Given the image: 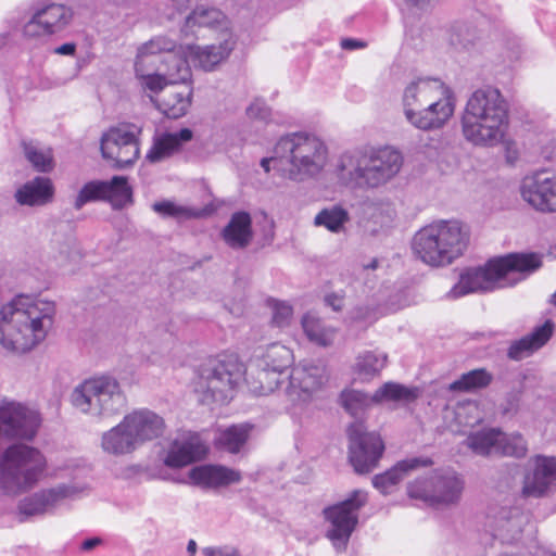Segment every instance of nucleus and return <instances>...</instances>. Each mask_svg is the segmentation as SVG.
Instances as JSON below:
<instances>
[{"mask_svg": "<svg viewBox=\"0 0 556 556\" xmlns=\"http://www.w3.org/2000/svg\"><path fill=\"white\" fill-rule=\"evenodd\" d=\"M522 480L521 495L540 498L556 490V456L535 455Z\"/></svg>", "mask_w": 556, "mask_h": 556, "instance_id": "aec40b11", "label": "nucleus"}, {"mask_svg": "<svg viewBox=\"0 0 556 556\" xmlns=\"http://www.w3.org/2000/svg\"><path fill=\"white\" fill-rule=\"evenodd\" d=\"M108 190L106 180H92L85 184L74 201V207L80 210L89 202L106 201Z\"/></svg>", "mask_w": 556, "mask_h": 556, "instance_id": "09e8293b", "label": "nucleus"}, {"mask_svg": "<svg viewBox=\"0 0 556 556\" xmlns=\"http://www.w3.org/2000/svg\"><path fill=\"white\" fill-rule=\"evenodd\" d=\"M192 139V131L189 128H181L176 132H164L153 138V143L148 151L146 159L151 163H157L170 157L178 152L182 143Z\"/></svg>", "mask_w": 556, "mask_h": 556, "instance_id": "c756f323", "label": "nucleus"}, {"mask_svg": "<svg viewBox=\"0 0 556 556\" xmlns=\"http://www.w3.org/2000/svg\"><path fill=\"white\" fill-rule=\"evenodd\" d=\"M529 523V515L519 507H502L493 516L492 535L504 543L511 544L517 541L525 527Z\"/></svg>", "mask_w": 556, "mask_h": 556, "instance_id": "b1692460", "label": "nucleus"}, {"mask_svg": "<svg viewBox=\"0 0 556 556\" xmlns=\"http://www.w3.org/2000/svg\"><path fill=\"white\" fill-rule=\"evenodd\" d=\"M469 232L456 219H440L420 228L413 237L414 255L431 267H444L459 258L467 249Z\"/></svg>", "mask_w": 556, "mask_h": 556, "instance_id": "423d86ee", "label": "nucleus"}, {"mask_svg": "<svg viewBox=\"0 0 556 556\" xmlns=\"http://www.w3.org/2000/svg\"><path fill=\"white\" fill-rule=\"evenodd\" d=\"M207 448L197 433L184 432L174 439L164 457L169 468H181L205 457Z\"/></svg>", "mask_w": 556, "mask_h": 556, "instance_id": "4be33fe9", "label": "nucleus"}, {"mask_svg": "<svg viewBox=\"0 0 556 556\" xmlns=\"http://www.w3.org/2000/svg\"><path fill=\"white\" fill-rule=\"evenodd\" d=\"M341 47L345 50H355L358 48H364L365 43L363 41L352 39V38H345L341 41Z\"/></svg>", "mask_w": 556, "mask_h": 556, "instance_id": "13d9d810", "label": "nucleus"}, {"mask_svg": "<svg viewBox=\"0 0 556 556\" xmlns=\"http://www.w3.org/2000/svg\"><path fill=\"white\" fill-rule=\"evenodd\" d=\"M142 55L149 60L142 64V68L147 72L165 67L175 70V73L170 74V79L174 81H188L191 77L187 58L181 54L180 48L177 50L176 42L168 37H154L138 49L136 72Z\"/></svg>", "mask_w": 556, "mask_h": 556, "instance_id": "f8f14e48", "label": "nucleus"}, {"mask_svg": "<svg viewBox=\"0 0 556 556\" xmlns=\"http://www.w3.org/2000/svg\"><path fill=\"white\" fill-rule=\"evenodd\" d=\"M247 117L257 124L267 125L274 122L271 109L262 99H255L245 110Z\"/></svg>", "mask_w": 556, "mask_h": 556, "instance_id": "603ef678", "label": "nucleus"}, {"mask_svg": "<svg viewBox=\"0 0 556 556\" xmlns=\"http://www.w3.org/2000/svg\"><path fill=\"white\" fill-rule=\"evenodd\" d=\"M327 381L321 363L302 362L292 368L286 394L292 404L306 402Z\"/></svg>", "mask_w": 556, "mask_h": 556, "instance_id": "6ab92c4d", "label": "nucleus"}, {"mask_svg": "<svg viewBox=\"0 0 556 556\" xmlns=\"http://www.w3.org/2000/svg\"><path fill=\"white\" fill-rule=\"evenodd\" d=\"M275 160L281 176L302 182L318 176L328 161V148L315 135L298 131L279 138L275 144Z\"/></svg>", "mask_w": 556, "mask_h": 556, "instance_id": "39448f33", "label": "nucleus"}, {"mask_svg": "<svg viewBox=\"0 0 556 556\" xmlns=\"http://www.w3.org/2000/svg\"><path fill=\"white\" fill-rule=\"evenodd\" d=\"M53 186L47 177H35L22 186L15 194L16 201L22 205H42L51 200Z\"/></svg>", "mask_w": 556, "mask_h": 556, "instance_id": "f704fd0d", "label": "nucleus"}, {"mask_svg": "<svg viewBox=\"0 0 556 556\" xmlns=\"http://www.w3.org/2000/svg\"><path fill=\"white\" fill-rule=\"evenodd\" d=\"M73 11L61 3H49L35 11L25 25L27 36L52 35L63 30L72 21Z\"/></svg>", "mask_w": 556, "mask_h": 556, "instance_id": "412c9836", "label": "nucleus"}, {"mask_svg": "<svg viewBox=\"0 0 556 556\" xmlns=\"http://www.w3.org/2000/svg\"><path fill=\"white\" fill-rule=\"evenodd\" d=\"M102 540L100 538H89L83 541L80 548L85 552H89L100 545Z\"/></svg>", "mask_w": 556, "mask_h": 556, "instance_id": "052dcab7", "label": "nucleus"}, {"mask_svg": "<svg viewBox=\"0 0 556 556\" xmlns=\"http://www.w3.org/2000/svg\"><path fill=\"white\" fill-rule=\"evenodd\" d=\"M189 478L195 485L219 488L240 482L242 476L239 470L223 465H201L189 471Z\"/></svg>", "mask_w": 556, "mask_h": 556, "instance_id": "a878e982", "label": "nucleus"}, {"mask_svg": "<svg viewBox=\"0 0 556 556\" xmlns=\"http://www.w3.org/2000/svg\"><path fill=\"white\" fill-rule=\"evenodd\" d=\"M139 447L163 434L165 424L154 412L141 408L127 414L123 418Z\"/></svg>", "mask_w": 556, "mask_h": 556, "instance_id": "393cba45", "label": "nucleus"}, {"mask_svg": "<svg viewBox=\"0 0 556 556\" xmlns=\"http://www.w3.org/2000/svg\"><path fill=\"white\" fill-rule=\"evenodd\" d=\"M349 460L357 473L372 471L381 458L384 444L377 432H369L363 422H353L348 429Z\"/></svg>", "mask_w": 556, "mask_h": 556, "instance_id": "4468645a", "label": "nucleus"}, {"mask_svg": "<svg viewBox=\"0 0 556 556\" xmlns=\"http://www.w3.org/2000/svg\"><path fill=\"white\" fill-rule=\"evenodd\" d=\"M418 391L415 388H408L397 382H386L371 395L374 404L383 402H403L409 403L417 399Z\"/></svg>", "mask_w": 556, "mask_h": 556, "instance_id": "58836bf2", "label": "nucleus"}, {"mask_svg": "<svg viewBox=\"0 0 556 556\" xmlns=\"http://www.w3.org/2000/svg\"><path fill=\"white\" fill-rule=\"evenodd\" d=\"M261 166L264 168L266 173H268L271 167L279 170V162L275 160V150L273 151V156L265 157L261 161Z\"/></svg>", "mask_w": 556, "mask_h": 556, "instance_id": "bf43d9fd", "label": "nucleus"}, {"mask_svg": "<svg viewBox=\"0 0 556 556\" xmlns=\"http://www.w3.org/2000/svg\"><path fill=\"white\" fill-rule=\"evenodd\" d=\"M551 302L556 306V291L553 293Z\"/></svg>", "mask_w": 556, "mask_h": 556, "instance_id": "338daca9", "label": "nucleus"}, {"mask_svg": "<svg viewBox=\"0 0 556 556\" xmlns=\"http://www.w3.org/2000/svg\"><path fill=\"white\" fill-rule=\"evenodd\" d=\"M109 190L106 191V201L115 210H122L132 203V188L123 176H114L106 180Z\"/></svg>", "mask_w": 556, "mask_h": 556, "instance_id": "37998d69", "label": "nucleus"}, {"mask_svg": "<svg viewBox=\"0 0 556 556\" xmlns=\"http://www.w3.org/2000/svg\"><path fill=\"white\" fill-rule=\"evenodd\" d=\"M432 465L428 457H413L397 462L391 469L372 478V485L382 494H389L393 488L412 470Z\"/></svg>", "mask_w": 556, "mask_h": 556, "instance_id": "cd10ccee", "label": "nucleus"}, {"mask_svg": "<svg viewBox=\"0 0 556 556\" xmlns=\"http://www.w3.org/2000/svg\"><path fill=\"white\" fill-rule=\"evenodd\" d=\"M439 0H407V2L421 10L427 9L438 2Z\"/></svg>", "mask_w": 556, "mask_h": 556, "instance_id": "e2e57ef3", "label": "nucleus"}, {"mask_svg": "<svg viewBox=\"0 0 556 556\" xmlns=\"http://www.w3.org/2000/svg\"><path fill=\"white\" fill-rule=\"evenodd\" d=\"M76 51V46L72 42L64 43L55 49V53L62 55H73Z\"/></svg>", "mask_w": 556, "mask_h": 556, "instance_id": "680f3d73", "label": "nucleus"}, {"mask_svg": "<svg viewBox=\"0 0 556 556\" xmlns=\"http://www.w3.org/2000/svg\"><path fill=\"white\" fill-rule=\"evenodd\" d=\"M344 296L340 293H329L325 296L326 305L330 306L333 311L339 312L343 307Z\"/></svg>", "mask_w": 556, "mask_h": 556, "instance_id": "4d7b16f0", "label": "nucleus"}, {"mask_svg": "<svg viewBox=\"0 0 556 556\" xmlns=\"http://www.w3.org/2000/svg\"><path fill=\"white\" fill-rule=\"evenodd\" d=\"M204 556H240L236 548L224 546V547H205L203 548Z\"/></svg>", "mask_w": 556, "mask_h": 556, "instance_id": "6e6d98bb", "label": "nucleus"}, {"mask_svg": "<svg viewBox=\"0 0 556 556\" xmlns=\"http://www.w3.org/2000/svg\"><path fill=\"white\" fill-rule=\"evenodd\" d=\"M148 60L142 55L141 61L139 62V65L137 67V78L140 80L141 86L144 89H148L154 93H157L164 89L167 85H178L182 81H174L170 79V74L175 73V70H168L165 67H161L157 72V70L153 71H144L142 68V64L147 62Z\"/></svg>", "mask_w": 556, "mask_h": 556, "instance_id": "e433bc0d", "label": "nucleus"}, {"mask_svg": "<svg viewBox=\"0 0 556 556\" xmlns=\"http://www.w3.org/2000/svg\"><path fill=\"white\" fill-rule=\"evenodd\" d=\"M154 212L164 215V216H173V217H192L197 214L189 207L176 205L170 201H162L155 202L152 205Z\"/></svg>", "mask_w": 556, "mask_h": 556, "instance_id": "5fc2aeb1", "label": "nucleus"}, {"mask_svg": "<svg viewBox=\"0 0 556 556\" xmlns=\"http://www.w3.org/2000/svg\"><path fill=\"white\" fill-rule=\"evenodd\" d=\"M79 489L73 484L62 483L50 489L39 491L42 496L48 513L53 511L61 506L66 500L74 498Z\"/></svg>", "mask_w": 556, "mask_h": 556, "instance_id": "de8ad7c7", "label": "nucleus"}, {"mask_svg": "<svg viewBox=\"0 0 556 556\" xmlns=\"http://www.w3.org/2000/svg\"><path fill=\"white\" fill-rule=\"evenodd\" d=\"M492 378L488 370L478 368L463 374L450 384L448 389L453 392H473L486 388L492 382Z\"/></svg>", "mask_w": 556, "mask_h": 556, "instance_id": "a19ab883", "label": "nucleus"}, {"mask_svg": "<svg viewBox=\"0 0 556 556\" xmlns=\"http://www.w3.org/2000/svg\"><path fill=\"white\" fill-rule=\"evenodd\" d=\"M367 501V492L354 490L345 500L324 509L325 520L330 525L326 536L338 552L346 548L358 523V511L366 505Z\"/></svg>", "mask_w": 556, "mask_h": 556, "instance_id": "9b49d317", "label": "nucleus"}, {"mask_svg": "<svg viewBox=\"0 0 556 556\" xmlns=\"http://www.w3.org/2000/svg\"><path fill=\"white\" fill-rule=\"evenodd\" d=\"M302 328L309 341L320 345H330L336 338V329L325 326V324L313 313H307L302 317Z\"/></svg>", "mask_w": 556, "mask_h": 556, "instance_id": "4c0bfd02", "label": "nucleus"}, {"mask_svg": "<svg viewBox=\"0 0 556 556\" xmlns=\"http://www.w3.org/2000/svg\"><path fill=\"white\" fill-rule=\"evenodd\" d=\"M500 429L490 428L470 433L466 439V445L477 455L497 456Z\"/></svg>", "mask_w": 556, "mask_h": 556, "instance_id": "ea45409f", "label": "nucleus"}, {"mask_svg": "<svg viewBox=\"0 0 556 556\" xmlns=\"http://www.w3.org/2000/svg\"><path fill=\"white\" fill-rule=\"evenodd\" d=\"M140 352L143 356H150V354L153 353L154 351L150 348V342H148L147 346L141 348Z\"/></svg>", "mask_w": 556, "mask_h": 556, "instance_id": "69168bd1", "label": "nucleus"}, {"mask_svg": "<svg viewBox=\"0 0 556 556\" xmlns=\"http://www.w3.org/2000/svg\"><path fill=\"white\" fill-rule=\"evenodd\" d=\"M195 26L217 30L219 37L232 34L229 29V20L220 10L215 8L198 7L194 9L187 16L184 30H192Z\"/></svg>", "mask_w": 556, "mask_h": 556, "instance_id": "473e14b6", "label": "nucleus"}, {"mask_svg": "<svg viewBox=\"0 0 556 556\" xmlns=\"http://www.w3.org/2000/svg\"><path fill=\"white\" fill-rule=\"evenodd\" d=\"M292 362V351L280 343H273L265 350L260 349L254 359L258 369L257 380L260 386L255 387L253 391L260 395L274 392L282 383L280 376L290 367Z\"/></svg>", "mask_w": 556, "mask_h": 556, "instance_id": "2eb2a0df", "label": "nucleus"}, {"mask_svg": "<svg viewBox=\"0 0 556 556\" xmlns=\"http://www.w3.org/2000/svg\"><path fill=\"white\" fill-rule=\"evenodd\" d=\"M43 495L39 492L24 498L18 506L20 513L27 517L47 514V506H45Z\"/></svg>", "mask_w": 556, "mask_h": 556, "instance_id": "864d4df0", "label": "nucleus"}, {"mask_svg": "<svg viewBox=\"0 0 556 556\" xmlns=\"http://www.w3.org/2000/svg\"><path fill=\"white\" fill-rule=\"evenodd\" d=\"M341 403L348 413L356 416L364 408L372 404L371 396L358 390H345L341 393Z\"/></svg>", "mask_w": 556, "mask_h": 556, "instance_id": "8fccbe9b", "label": "nucleus"}, {"mask_svg": "<svg viewBox=\"0 0 556 556\" xmlns=\"http://www.w3.org/2000/svg\"><path fill=\"white\" fill-rule=\"evenodd\" d=\"M522 199L542 213L556 212V173L541 169L527 175L520 186Z\"/></svg>", "mask_w": 556, "mask_h": 556, "instance_id": "f3484780", "label": "nucleus"}, {"mask_svg": "<svg viewBox=\"0 0 556 556\" xmlns=\"http://www.w3.org/2000/svg\"><path fill=\"white\" fill-rule=\"evenodd\" d=\"M140 134L141 128L135 124H119L110 127L101 136L102 157L116 169L131 166L140 155Z\"/></svg>", "mask_w": 556, "mask_h": 556, "instance_id": "ddd939ff", "label": "nucleus"}, {"mask_svg": "<svg viewBox=\"0 0 556 556\" xmlns=\"http://www.w3.org/2000/svg\"><path fill=\"white\" fill-rule=\"evenodd\" d=\"M72 405L83 414L111 417L119 414L127 404L118 381L110 376L87 379L71 393Z\"/></svg>", "mask_w": 556, "mask_h": 556, "instance_id": "1a4fd4ad", "label": "nucleus"}, {"mask_svg": "<svg viewBox=\"0 0 556 556\" xmlns=\"http://www.w3.org/2000/svg\"><path fill=\"white\" fill-rule=\"evenodd\" d=\"M432 100L418 111H408V123L420 130L442 128L453 116L455 97L453 90L445 85Z\"/></svg>", "mask_w": 556, "mask_h": 556, "instance_id": "a211bd4d", "label": "nucleus"}, {"mask_svg": "<svg viewBox=\"0 0 556 556\" xmlns=\"http://www.w3.org/2000/svg\"><path fill=\"white\" fill-rule=\"evenodd\" d=\"M497 456L523 458L528 453V443L518 432L498 431Z\"/></svg>", "mask_w": 556, "mask_h": 556, "instance_id": "c03bdc74", "label": "nucleus"}, {"mask_svg": "<svg viewBox=\"0 0 556 556\" xmlns=\"http://www.w3.org/2000/svg\"><path fill=\"white\" fill-rule=\"evenodd\" d=\"M236 40L232 34H226L225 37H219V43L210 45L205 47L188 46L187 53L193 58L203 70L211 71L223 60H225L235 48ZM185 56L186 52L181 51Z\"/></svg>", "mask_w": 556, "mask_h": 556, "instance_id": "bb28decb", "label": "nucleus"}, {"mask_svg": "<svg viewBox=\"0 0 556 556\" xmlns=\"http://www.w3.org/2000/svg\"><path fill=\"white\" fill-rule=\"evenodd\" d=\"M247 369L235 355L208 359L198 369L194 390L203 404H225L245 380Z\"/></svg>", "mask_w": 556, "mask_h": 556, "instance_id": "6e6552de", "label": "nucleus"}, {"mask_svg": "<svg viewBox=\"0 0 556 556\" xmlns=\"http://www.w3.org/2000/svg\"><path fill=\"white\" fill-rule=\"evenodd\" d=\"M252 426L249 424L233 425L220 431L216 438L219 450L237 454L247 443Z\"/></svg>", "mask_w": 556, "mask_h": 556, "instance_id": "c9c22d12", "label": "nucleus"}, {"mask_svg": "<svg viewBox=\"0 0 556 556\" xmlns=\"http://www.w3.org/2000/svg\"><path fill=\"white\" fill-rule=\"evenodd\" d=\"M47 459L36 447L12 444L0 460V490L7 495H17L33 489L42 478Z\"/></svg>", "mask_w": 556, "mask_h": 556, "instance_id": "0eeeda50", "label": "nucleus"}, {"mask_svg": "<svg viewBox=\"0 0 556 556\" xmlns=\"http://www.w3.org/2000/svg\"><path fill=\"white\" fill-rule=\"evenodd\" d=\"M554 323L546 320L543 325L536 327L531 333L514 341L508 349V357L514 361H520L530 356L534 351L541 349L552 337Z\"/></svg>", "mask_w": 556, "mask_h": 556, "instance_id": "2f4dec72", "label": "nucleus"}, {"mask_svg": "<svg viewBox=\"0 0 556 556\" xmlns=\"http://www.w3.org/2000/svg\"><path fill=\"white\" fill-rule=\"evenodd\" d=\"M40 422L37 410L15 402H0V437L31 440Z\"/></svg>", "mask_w": 556, "mask_h": 556, "instance_id": "dca6fc26", "label": "nucleus"}, {"mask_svg": "<svg viewBox=\"0 0 556 556\" xmlns=\"http://www.w3.org/2000/svg\"><path fill=\"white\" fill-rule=\"evenodd\" d=\"M191 88L181 83L170 85L163 96L156 100L159 110L168 118H179L184 116L191 104Z\"/></svg>", "mask_w": 556, "mask_h": 556, "instance_id": "7c9ffc66", "label": "nucleus"}, {"mask_svg": "<svg viewBox=\"0 0 556 556\" xmlns=\"http://www.w3.org/2000/svg\"><path fill=\"white\" fill-rule=\"evenodd\" d=\"M54 315L53 302L15 295L0 306V345L15 355L31 351L46 339Z\"/></svg>", "mask_w": 556, "mask_h": 556, "instance_id": "f257e3e1", "label": "nucleus"}, {"mask_svg": "<svg viewBox=\"0 0 556 556\" xmlns=\"http://www.w3.org/2000/svg\"><path fill=\"white\" fill-rule=\"evenodd\" d=\"M464 490V480L450 468L433 470L407 485L412 498L421 500L431 506H450L458 503Z\"/></svg>", "mask_w": 556, "mask_h": 556, "instance_id": "9d476101", "label": "nucleus"}, {"mask_svg": "<svg viewBox=\"0 0 556 556\" xmlns=\"http://www.w3.org/2000/svg\"><path fill=\"white\" fill-rule=\"evenodd\" d=\"M445 84L439 78L417 77L409 81L404 88L402 96L403 111L408 122V111H418L426 105L429 100L439 93Z\"/></svg>", "mask_w": 556, "mask_h": 556, "instance_id": "5701e85b", "label": "nucleus"}, {"mask_svg": "<svg viewBox=\"0 0 556 556\" xmlns=\"http://www.w3.org/2000/svg\"><path fill=\"white\" fill-rule=\"evenodd\" d=\"M403 162L402 153L392 147L355 150L340 155L336 175L351 189L377 190L396 177Z\"/></svg>", "mask_w": 556, "mask_h": 556, "instance_id": "7ed1b4c3", "label": "nucleus"}, {"mask_svg": "<svg viewBox=\"0 0 556 556\" xmlns=\"http://www.w3.org/2000/svg\"><path fill=\"white\" fill-rule=\"evenodd\" d=\"M101 446L104 452L116 456L126 455L139 448L123 419L118 425L102 434Z\"/></svg>", "mask_w": 556, "mask_h": 556, "instance_id": "72a5a7b5", "label": "nucleus"}, {"mask_svg": "<svg viewBox=\"0 0 556 556\" xmlns=\"http://www.w3.org/2000/svg\"><path fill=\"white\" fill-rule=\"evenodd\" d=\"M267 303L271 309V324L278 328L289 326L293 315L292 306L285 301L274 299L268 300Z\"/></svg>", "mask_w": 556, "mask_h": 556, "instance_id": "3c124183", "label": "nucleus"}, {"mask_svg": "<svg viewBox=\"0 0 556 556\" xmlns=\"http://www.w3.org/2000/svg\"><path fill=\"white\" fill-rule=\"evenodd\" d=\"M542 264V255L535 252L508 253L490 260L484 267L465 270L448 294L456 299L471 292L514 286L535 273Z\"/></svg>", "mask_w": 556, "mask_h": 556, "instance_id": "20e7f679", "label": "nucleus"}, {"mask_svg": "<svg viewBox=\"0 0 556 556\" xmlns=\"http://www.w3.org/2000/svg\"><path fill=\"white\" fill-rule=\"evenodd\" d=\"M371 268H375L376 267V261H374L370 265Z\"/></svg>", "mask_w": 556, "mask_h": 556, "instance_id": "774afa93", "label": "nucleus"}, {"mask_svg": "<svg viewBox=\"0 0 556 556\" xmlns=\"http://www.w3.org/2000/svg\"><path fill=\"white\" fill-rule=\"evenodd\" d=\"M509 125L508 103L497 88L485 86L475 90L460 117L462 135L475 147L500 144Z\"/></svg>", "mask_w": 556, "mask_h": 556, "instance_id": "f03ea898", "label": "nucleus"}, {"mask_svg": "<svg viewBox=\"0 0 556 556\" xmlns=\"http://www.w3.org/2000/svg\"><path fill=\"white\" fill-rule=\"evenodd\" d=\"M187 551H188V553H190L192 555L195 554L197 542L194 540H189L188 545H187Z\"/></svg>", "mask_w": 556, "mask_h": 556, "instance_id": "0e129e2a", "label": "nucleus"}, {"mask_svg": "<svg viewBox=\"0 0 556 556\" xmlns=\"http://www.w3.org/2000/svg\"><path fill=\"white\" fill-rule=\"evenodd\" d=\"M350 220L349 213L339 205L323 208L314 218L315 226L325 227L327 230L338 233Z\"/></svg>", "mask_w": 556, "mask_h": 556, "instance_id": "a18cd8bd", "label": "nucleus"}, {"mask_svg": "<svg viewBox=\"0 0 556 556\" xmlns=\"http://www.w3.org/2000/svg\"><path fill=\"white\" fill-rule=\"evenodd\" d=\"M24 153L27 161L37 172L49 173L53 168V155L50 148L38 143H24Z\"/></svg>", "mask_w": 556, "mask_h": 556, "instance_id": "49530a36", "label": "nucleus"}, {"mask_svg": "<svg viewBox=\"0 0 556 556\" xmlns=\"http://www.w3.org/2000/svg\"><path fill=\"white\" fill-rule=\"evenodd\" d=\"M222 238L233 250L245 249L253 239L251 215L244 211L233 213L222 231Z\"/></svg>", "mask_w": 556, "mask_h": 556, "instance_id": "c85d7f7f", "label": "nucleus"}, {"mask_svg": "<svg viewBox=\"0 0 556 556\" xmlns=\"http://www.w3.org/2000/svg\"><path fill=\"white\" fill-rule=\"evenodd\" d=\"M388 356L384 352L375 350L361 353L356 358L355 370L364 379L379 375L386 367Z\"/></svg>", "mask_w": 556, "mask_h": 556, "instance_id": "79ce46f5", "label": "nucleus"}]
</instances>
